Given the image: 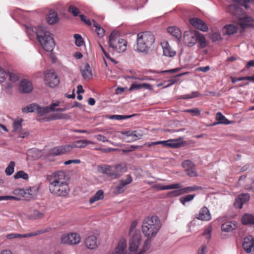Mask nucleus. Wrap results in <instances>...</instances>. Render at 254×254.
Returning a JSON list of instances; mask_svg holds the SVG:
<instances>
[{"label":"nucleus","instance_id":"1","mask_svg":"<svg viewBox=\"0 0 254 254\" xmlns=\"http://www.w3.org/2000/svg\"><path fill=\"white\" fill-rule=\"evenodd\" d=\"M49 190L55 196L64 197L69 192V188L66 180L65 173L60 171L48 177Z\"/></svg>","mask_w":254,"mask_h":254},{"label":"nucleus","instance_id":"2","mask_svg":"<svg viewBox=\"0 0 254 254\" xmlns=\"http://www.w3.org/2000/svg\"><path fill=\"white\" fill-rule=\"evenodd\" d=\"M160 228V221L156 216L146 217L143 222L142 231L143 234L147 237L143 245V250L139 254H142L148 250L150 241L149 238L156 235Z\"/></svg>","mask_w":254,"mask_h":254},{"label":"nucleus","instance_id":"3","mask_svg":"<svg viewBox=\"0 0 254 254\" xmlns=\"http://www.w3.org/2000/svg\"><path fill=\"white\" fill-rule=\"evenodd\" d=\"M154 41V36L151 32H140L137 35L136 44L134 46V49L140 52H147Z\"/></svg>","mask_w":254,"mask_h":254},{"label":"nucleus","instance_id":"4","mask_svg":"<svg viewBox=\"0 0 254 254\" xmlns=\"http://www.w3.org/2000/svg\"><path fill=\"white\" fill-rule=\"evenodd\" d=\"M37 39L43 48L47 52H52L55 43L50 32L44 27L39 26L36 29Z\"/></svg>","mask_w":254,"mask_h":254},{"label":"nucleus","instance_id":"5","mask_svg":"<svg viewBox=\"0 0 254 254\" xmlns=\"http://www.w3.org/2000/svg\"><path fill=\"white\" fill-rule=\"evenodd\" d=\"M60 106V102H57L55 103H52L49 106L41 107L36 104H31L22 109L23 113H30L36 112L38 116H43L45 114H47L50 112L53 111H60L64 112L66 110V108H57L55 109L56 107Z\"/></svg>","mask_w":254,"mask_h":254},{"label":"nucleus","instance_id":"6","mask_svg":"<svg viewBox=\"0 0 254 254\" xmlns=\"http://www.w3.org/2000/svg\"><path fill=\"white\" fill-rule=\"evenodd\" d=\"M198 42L201 48L206 46V41L203 35L196 31H186L184 35V42L188 47L193 46Z\"/></svg>","mask_w":254,"mask_h":254},{"label":"nucleus","instance_id":"7","mask_svg":"<svg viewBox=\"0 0 254 254\" xmlns=\"http://www.w3.org/2000/svg\"><path fill=\"white\" fill-rule=\"evenodd\" d=\"M99 172L106 174L108 177L113 179L119 178L121 174L127 170V168L121 164L113 166L108 165H101L97 167Z\"/></svg>","mask_w":254,"mask_h":254},{"label":"nucleus","instance_id":"8","mask_svg":"<svg viewBox=\"0 0 254 254\" xmlns=\"http://www.w3.org/2000/svg\"><path fill=\"white\" fill-rule=\"evenodd\" d=\"M109 43L110 48L116 52H124L127 49V42L121 38L117 33H111L109 38Z\"/></svg>","mask_w":254,"mask_h":254},{"label":"nucleus","instance_id":"9","mask_svg":"<svg viewBox=\"0 0 254 254\" xmlns=\"http://www.w3.org/2000/svg\"><path fill=\"white\" fill-rule=\"evenodd\" d=\"M74 143L71 145H65L53 148L50 151V154L54 156H58L70 152L73 148L76 147Z\"/></svg>","mask_w":254,"mask_h":254},{"label":"nucleus","instance_id":"10","mask_svg":"<svg viewBox=\"0 0 254 254\" xmlns=\"http://www.w3.org/2000/svg\"><path fill=\"white\" fill-rule=\"evenodd\" d=\"M44 81L46 84L50 87L54 88L60 83L58 76L54 72H48L45 74Z\"/></svg>","mask_w":254,"mask_h":254},{"label":"nucleus","instance_id":"11","mask_svg":"<svg viewBox=\"0 0 254 254\" xmlns=\"http://www.w3.org/2000/svg\"><path fill=\"white\" fill-rule=\"evenodd\" d=\"M162 144L164 147H168L172 148H178L181 146L182 143L180 142L178 140H168L166 141H158L152 142L147 144L148 147L152 145Z\"/></svg>","mask_w":254,"mask_h":254},{"label":"nucleus","instance_id":"12","mask_svg":"<svg viewBox=\"0 0 254 254\" xmlns=\"http://www.w3.org/2000/svg\"><path fill=\"white\" fill-rule=\"evenodd\" d=\"M182 167L186 174L190 177H196L197 174L195 170V165L190 160L184 161L182 163Z\"/></svg>","mask_w":254,"mask_h":254},{"label":"nucleus","instance_id":"13","mask_svg":"<svg viewBox=\"0 0 254 254\" xmlns=\"http://www.w3.org/2000/svg\"><path fill=\"white\" fill-rule=\"evenodd\" d=\"M46 232V230H39L34 232L29 233L26 234H19L17 233H11L7 234L6 238L7 239H12L15 238H28L33 236H37L42 234Z\"/></svg>","mask_w":254,"mask_h":254},{"label":"nucleus","instance_id":"14","mask_svg":"<svg viewBox=\"0 0 254 254\" xmlns=\"http://www.w3.org/2000/svg\"><path fill=\"white\" fill-rule=\"evenodd\" d=\"M61 242L63 244L74 245L79 242V238L77 237V234L71 233L63 236L61 238Z\"/></svg>","mask_w":254,"mask_h":254},{"label":"nucleus","instance_id":"15","mask_svg":"<svg viewBox=\"0 0 254 254\" xmlns=\"http://www.w3.org/2000/svg\"><path fill=\"white\" fill-rule=\"evenodd\" d=\"M132 181V178L129 175L126 180H121L119 185L116 186L114 190V194L117 195L124 192L126 186L130 184Z\"/></svg>","mask_w":254,"mask_h":254},{"label":"nucleus","instance_id":"16","mask_svg":"<svg viewBox=\"0 0 254 254\" xmlns=\"http://www.w3.org/2000/svg\"><path fill=\"white\" fill-rule=\"evenodd\" d=\"M190 22L194 27L202 31L206 32L208 30L207 24L198 18H192L190 19Z\"/></svg>","mask_w":254,"mask_h":254},{"label":"nucleus","instance_id":"17","mask_svg":"<svg viewBox=\"0 0 254 254\" xmlns=\"http://www.w3.org/2000/svg\"><path fill=\"white\" fill-rule=\"evenodd\" d=\"M202 188L201 187L193 186L192 187H186L183 189L176 190L171 192L174 196H179L184 193H189L190 192L201 190Z\"/></svg>","mask_w":254,"mask_h":254},{"label":"nucleus","instance_id":"18","mask_svg":"<svg viewBox=\"0 0 254 254\" xmlns=\"http://www.w3.org/2000/svg\"><path fill=\"white\" fill-rule=\"evenodd\" d=\"M84 243L86 247L90 250L96 249L99 244L97 237L94 235L88 237L85 239Z\"/></svg>","mask_w":254,"mask_h":254},{"label":"nucleus","instance_id":"19","mask_svg":"<svg viewBox=\"0 0 254 254\" xmlns=\"http://www.w3.org/2000/svg\"><path fill=\"white\" fill-rule=\"evenodd\" d=\"M250 197L248 193H243L239 195L234 203L235 206L239 209L242 208L243 204L249 200Z\"/></svg>","mask_w":254,"mask_h":254},{"label":"nucleus","instance_id":"20","mask_svg":"<svg viewBox=\"0 0 254 254\" xmlns=\"http://www.w3.org/2000/svg\"><path fill=\"white\" fill-rule=\"evenodd\" d=\"M243 247L247 253H250L254 250V239L252 236H249L244 239Z\"/></svg>","mask_w":254,"mask_h":254},{"label":"nucleus","instance_id":"21","mask_svg":"<svg viewBox=\"0 0 254 254\" xmlns=\"http://www.w3.org/2000/svg\"><path fill=\"white\" fill-rule=\"evenodd\" d=\"M33 89V86L30 81L26 79H22L19 84V90L20 92L27 93L30 92Z\"/></svg>","mask_w":254,"mask_h":254},{"label":"nucleus","instance_id":"22","mask_svg":"<svg viewBox=\"0 0 254 254\" xmlns=\"http://www.w3.org/2000/svg\"><path fill=\"white\" fill-rule=\"evenodd\" d=\"M196 218L202 221H209L211 219V214L206 207L201 208L199 213L196 215Z\"/></svg>","mask_w":254,"mask_h":254},{"label":"nucleus","instance_id":"23","mask_svg":"<svg viewBox=\"0 0 254 254\" xmlns=\"http://www.w3.org/2000/svg\"><path fill=\"white\" fill-rule=\"evenodd\" d=\"M239 24L241 27L246 28L252 27L254 26V21L250 17H244L239 19Z\"/></svg>","mask_w":254,"mask_h":254},{"label":"nucleus","instance_id":"24","mask_svg":"<svg viewBox=\"0 0 254 254\" xmlns=\"http://www.w3.org/2000/svg\"><path fill=\"white\" fill-rule=\"evenodd\" d=\"M163 55L165 56L173 57L176 54V51L172 50L171 47L170 46L168 42H163L161 44Z\"/></svg>","mask_w":254,"mask_h":254},{"label":"nucleus","instance_id":"25","mask_svg":"<svg viewBox=\"0 0 254 254\" xmlns=\"http://www.w3.org/2000/svg\"><path fill=\"white\" fill-rule=\"evenodd\" d=\"M182 186L179 183L173 184L168 186H163L161 184H156L153 186L152 188L157 190H168L175 189H180Z\"/></svg>","mask_w":254,"mask_h":254},{"label":"nucleus","instance_id":"26","mask_svg":"<svg viewBox=\"0 0 254 254\" xmlns=\"http://www.w3.org/2000/svg\"><path fill=\"white\" fill-rule=\"evenodd\" d=\"M127 242L124 239H121L113 254H126Z\"/></svg>","mask_w":254,"mask_h":254},{"label":"nucleus","instance_id":"27","mask_svg":"<svg viewBox=\"0 0 254 254\" xmlns=\"http://www.w3.org/2000/svg\"><path fill=\"white\" fill-rule=\"evenodd\" d=\"M237 227L236 222L234 221H231L222 224L221 229L223 232H229L235 230Z\"/></svg>","mask_w":254,"mask_h":254},{"label":"nucleus","instance_id":"28","mask_svg":"<svg viewBox=\"0 0 254 254\" xmlns=\"http://www.w3.org/2000/svg\"><path fill=\"white\" fill-rule=\"evenodd\" d=\"M81 74L83 78L85 80H89L92 77V70L88 64H85L81 71Z\"/></svg>","mask_w":254,"mask_h":254},{"label":"nucleus","instance_id":"29","mask_svg":"<svg viewBox=\"0 0 254 254\" xmlns=\"http://www.w3.org/2000/svg\"><path fill=\"white\" fill-rule=\"evenodd\" d=\"M136 131H127L123 132L122 134L125 135L123 137L125 141L129 142L136 140L138 138L136 134Z\"/></svg>","mask_w":254,"mask_h":254},{"label":"nucleus","instance_id":"30","mask_svg":"<svg viewBox=\"0 0 254 254\" xmlns=\"http://www.w3.org/2000/svg\"><path fill=\"white\" fill-rule=\"evenodd\" d=\"M141 88H145L149 90L152 89V86L150 84L143 83L141 84H137L136 83H133L130 86L129 90L131 91L133 90H139Z\"/></svg>","mask_w":254,"mask_h":254},{"label":"nucleus","instance_id":"31","mask_svg":"<svg viewBox=\"0 0 254 254\" xmlns=\"http://www.w3.org/2000/svg\"><path fill=\"white\" fill-rule=\"evenodd\" d=\"M47 20L49 24L53 25L59 21L57 12L54 10H50L47 16Z\"/></svg>","mask_w":254,"mask_h":254},{"label":"nucleus","instance_id":"32","mask_svg":"<svg viewBox=\"0 0 254 254\" xmlns=\"http://www.w3.org/2000/svg\"><path fill=\"white\" fill-rule=\"evenodd\" d=\"M238 28V26L234 24L227 25L224 27V32L225 34L232 35L237 32Z\"/></svg>","mask_w":254,"mask_h":254},{"label":"nucleus","instance_id":"33","mask_svg":"<svg viewBox=\"0 0 254 254\" xmlns=\"http://www.w3.org/2000/svg\"><path fill=\"white\" fill-rule=\"evenodd\" d=\"M104 198V192L102 190H98L96 193L89 199L90 204H92L95 202L102 200Z\"/></svg>","mask_w":254,"mask_h":254},{"label":"nucleus","instance_id":"34","mask_svg":"<svg viewBox=\"0 0 254 254\" xmlns=\"http://www.w3.org/2000/svg\"><path fill=\"white\" fill-rule=\"evenodd\" d=\"M45 214V211H39L37 209H34L32 211L30 217L33 219H40L44 217Z\"/></svg>","mask_w":254,"mask_h":254},{"label":"nucleus","instance_id":"35","mask_svg":"<svg viewBox=\"0 0 254 254\" xmlns=\"http://www.w3.org/2000/svg\"><path fill=\"white\" fill-rule=\"evenodd\" d=\"M242 222L244 225H254V216L252 215L246 214L242 218Z\"/></svg>","mask_w":254,"mask_h":254},{"label":"nucleus","instance_id":"36","mask_svg":"<svg viewBox=\"0 0 254 254\" xmlns=\"http://www.w3.org/2000/svg\"><path fill=\"white\" fill-rule=\"evenodd\" d=\"M168 32L172 35L173 36L175 37L177 39H179L181 37V32L180 30L175 27L172 26L168 28Z\"/></svg>","mask_w":254,"mask_h":254},{"label":"nucleus","instance_id":"37","mask_svg":"<svg viewBox=\"0 0 254 254\" xmlns=\"http://www.w3.org/2000/svg\"><path fill=\"white\" fill-rule=\"evenodd\" d=\"M216 120L218 122L214 124V125H217L218 124H223L228 125L229 124V121L225 118V117L222 115L221 112H218L215 117Z\"/></svg>","mask_w":254,"mask_h":254},{"label":"nucleus","instance_id":"38","mask_svg":"<svg viewBox=\"0 0 254 254\" xmlns=\"http://www.w3.org/2000/svg\"><path fill=\"white\" fill-rule=\"evenodd\" d=\"M94 26L96 28L95 31L97 35L101 38L105 35V30L95 21L93 20Z\"/></svg>","mask_w":254,"mask_h":254},{"label":"nucleus","instance_id":"39","mask_svg":"<svg viewBox=\"0 0 254 254\" xmlns=\"http://www.w3.org/2000/svg\"><path fill=\"white\" fill-rule=\"evenodd\" d=\"M64 118V115L60 113H54L50 115L49 117L45 118L44 120L45 121H50L52 120H55L58 119H62Z\"/></svg>","mask_w":254,"mask_h":254},{"label":"nucleus","instance_id":"40","mask_svg":"<svg viewBox=\"0 0 254 254\" xmlns=\"http://www.w3.org/2000/svg\"><path fill=\"white\" fill-rule=\"evenodd\" d=\"M22 122L23 119H17L14 121L13 123V131H19L21 129Z\"/></svg>","mask_w":254,"mask_h":254},{"label":"nucleus","instance_id":"41","mask_svg":"<svg viewBox=\"0 0 254 254\" xmlns=\"http://www.w3.org/2000/svg\"><path fill=\"white\" fill-rule=\"evenodd\" d=\"M227 10L231 14L233 15H236L238 14V12L239 11V7L236 4H231L228 6Z\"/></svg>","mask_w":254,"mask_h":254},{"label":"nucleus","instance_id":"42","mask_svg":"<svg viewBox=\"0 0 254 254\" xmlns=\"http://www.w3.org/2000/svg\"><path fill=\"white\" fill-rule=\"evenodd\" d=\"M38 189L35 187L30 188L28 189L25 190V194L27 197L29 196L34 197L37 194Z\"/></svg>","mask_w":254,"mask_h":254},{"label":"nucleus","instance_id":"43","mask_svg":"<svg viewBox=\"0 0 254 254\" xmlns=\"http://www.w3.org/2000/svg\"><path fill=\"white\" fill-rule=\"evenodd\" d=\"M15 166V162L11 161L8 166L6 167L5 172L7 175H11L14 172V167Z\"/></svg>","mask_w":254,"mask_h":254},{"label":"nucleus","instance_id":"44","mask_svg":"<svg viewBox=\"0 0 254 254\" xmlns=\"http://www.w3.org/2000/svg\"><path fill=\"white\" fill-rule=\"evenodd\" d=\"M194 196V194H188L184 196L181 197L180 198V201L183 205H185L186 202H188L191 200L192 199H193Z\"/></svg>","mask_w":254,"mask_h":254},{"label":"nucleus","instance_id":"45","mask_svg":"<svg viewBox=\"0 0 254 254\" xmlns=\"http://www.w3.org/2000/svg\"><path fill=\"white\" fill-rule=\"evenodd\" d=\"M14 178L16 179L22 178L24 180H27L28 178V174L24 171H19L14 175Z\"/></svg>","mask_w":254,"mask_h":254},{"label":"nucleus","instance_id":"46","mask_svg":"<svg viewBox=\"0 0 254 254\" xmlns=\"http://www.w3.org/2000/svg\"><path fill=\"white\" fill-rule=\"evenodd\" d=\"M13 193L15 195L19 196L22 197H27V195L25 194L24 189H17L14 190Z\"/></svg>","mask_w":254,"mask_h":254},{"label":"nucleus","instance_id":"47","mask_svg":"<svg viewBox=\"0 0 254 254\" xmlns=\"http://www.w3.org/2000/svg\"><path fill=\"white\" fill-rule=\"evenodd\" d=\"M186 73H187L186 72H184V73H182L179 74L177 75L176 76H174V77L173 79L169 80L168 82H169V83L166 86V87L169 86L170 85H172L173 84L176 83L179 80V78H178V77L182 76L186 74Z\"/></svg>","mask_w":254,"mask_h":254},{"label":"nucleus","instance_id":"48","mask_svg":"<svg viewBox=\"0 0 254 254\" xmlns=\"http://www.w3.org/2000/svg\"><path fill=\"white\" fill-rule=\"evenodd\" d=\"M134 115H127V116H125V115H112L111 116L110 118L111 119H115V120H125V119H128L131 117H133L134 116Z\"/></svg>","mask_w":254,"mask_h":254},{"label":"nucleus","instance_id":"49","mask_svg":"<svg viewBox=\"0 0 254 254\" xmlns=\"http://www.w3.org/2000/svg\"><path fill=\"white\" fill-rule=\"evenodd\" d=\"M185 112L190 113L192 116H198L200 115V111L198 108H195L190 109H187L184 110Z\"/></svg>","mask_w":254,"mask_h":254},{"label":"nucleus","instance_id":"50","mask_svg":"<svg viewBox=\"0 0 254 254\" xmlns=\"http://www.w3.org/2000/svg\"><path fill=\"white\" fill-rule=\"evenodd\" d=\"M96 137L97 139L99 141H102L103 142H109L111 144H113L108 140V139L110 138V136H105L101 134H98L96 135Z\"/></svg>","mask_w":254,"mask_h":254},{"label":"nucleus","instance_id":"51","mask_svg":"<svg viewBox=\"0 0 254 254\" xmlns=\"http://www.w3.org/2000/svg\"><path fill=\"white\" fill-rule=\"evenodd\" d=\"M21 199L20 197L18 196H9V195H5V196H0V201L5 200H14L16 201H19Z\"/></svg>","mask_w":254,"mask_h":254},{"label":"nucleus","instance_id":"52","mask_svg":"<svg viewBox=\"0 0 254 254\" xmlns=\"http://www.w3.org/2000/svg\"><path fill=\"white\" fill-rule=\"evenodd\" d=\"M68 11L75 16H77L79 13L78 9L73 5H70L68 7Z\"/></svg>","mask_w":254,"mask_h":254},{"label":"nucleus","instance_id":"53","mask_svg":"<svg viewBox=\"0 0 254 254\" xmlns=\"http://www.w3.org/2000/svg\"><path fill=\"white\" fill-rule=\"evenodd\" d=\"M8 76V73L0 66V82H3Z\"/></svg>","mask_w":254,"mask_h":254},{"label":"nucleus","instance_id":"54","mask_svg":"<svg viewBox=\"0 0 254 254\" xmlns=\"http://www.w3.org/2000/svg\"><path fill=\"white\" fill-rule=\"evenodd\" d=\"M80 21L83 22L88 26L91 25L92 23L91 20L84 15L80 14Z\"/></svg>","mask_w":254,"mask_h":254},{"label":"nucleus","instance_id":"55","mask_svg":"<svg viewBox=\"0 0 254 254\" xmlns=\"http://www.w3.org/2000/svg\"><path fill=\"white\" fill-rule=\"evenodd\" d=\"M211 229L210 228H208L205 229L203 233V236L205 237V239L207 240H209L211 237Z\"/></svg>","mask_w":254,"mask_h":254},{"label":"nucleus","instance_id":"56","mask_svg":"<svg viewBox=\"0 0 254 254\" xmlns=\"http://www.w3.org/2000/svg\"><path fill=\"white\" fill-rule=\"evenodd\" d=\"M198 95H199V93L198 92H192L191 93V95H185L182 96V98H183V99L192 98H194V97H196L198 96Z\"/></svg>","mask_w":254,"mask_h":254},{"label":"nucleus","instance_id":"57","mask_svg":"<svg viewBox=\"0 0 254 254\" xmlns=\"http://www.w3.org/2000/svg\"><path fill=\"white\" fill-rule=\"evenodd\" d=\"M10 80L12 82H15L18 80V76L14 73H8Z\"/></svg>","mask_w":254,"mask_h":254},{"label":"nucleus","instance_id":"58","mask_svg":"<svg viewBox=\"0 0 254 254\" xmlns=\"http://www.w3.org/2000/svg\"><path fill=\"white\" fill-rule=\"evenodd\" d=\"M181 70V68H176L170 70H163L161 71V73H174L177 72L178 71H180Z\"/></svg>","mask_w":254,"mask_h":254},{"label":"nucleus","instance_id":"59","mask_svg":"<svg viewBox=\"0 0 254 254\" xmlns=\"http://www.w3.org/2000/svg\"><path fill=\"white\" fill-rule=\"evenodd\" d=\"M206 246L205 245H203L201 247V248L198 250L197 254H205L206 252Z\"/></svg>","mask_w":254,"mask_h":254},{"label":"nucleus","instance_id":"60","mask_svg":"<svg viewBox=\"0 0 254 254\" xmlns=\"http://www.w3.org/2000/svg\"><path fill=\"white\" fill-rule=\"evenodd\" d=\"M231 81H232V82L233 83H236V82H237V81H242V80H245V76H244V77H238V78H236V77H231Z\"/></svg>","mask_w":254,"mask_h":254},{"label":"nucleus","instance_id":"61","mask_svg":"<svg viewBox=\"0 0 254 254\" xmlns=\"http://www.w3.org/2000/svg\"><path fill=\"white\" fill-rule=\"evenodd\" d=\"M72 163H79V160L78 159H75V160H69L68 161H66L64 162V164L65 165H69Z\"/></svg>","mask_w":254,"mask_h":254},{"label":"nucleus","instance_id":"62","mask_svg":"<svg viewBox=\"0 0 254 254\" xmlns=\"http://www.w3.org/2000/svg\"><path fill=\"white\" fill-rule=\"evenodd\" d=\"M210 69V67L209 66H206L204 67H199L197 70L200 71H202L203 72H206Z\"/></svg>","mask_w":254,"mask_h":254},{"label":"nucleus","instance_id":"63","mask_svg":"<svg viewBox=\"0 0 254 254\" xmlns=\"http://www.w3.org/2000/svg\"><path fill=\"white\" fill-rule=\"evenodd\" d=\"M211 38L213 41H215L220 38V35L218 33H215L212 35Z\"/></svg>","mask_w":254,"mask_h":254},{"label":"nucleus","instance_id":"64","mask_svg":"<svg viewBox=\"0 0 254 254\" xmlns=\"http://www.w3.org/2000/svg\"><path fill=\"white\" fill-rule=\"evenodd\" d=\"M104 55L108 60H109L112 63H113L114 64L117 63V62L116 61V60L115 59H114L112 57H111V56L109 55V54L107 52L105 53L104 54Z\"/></svg>","mask_w":254,"mask_h":254}]
</instances>
